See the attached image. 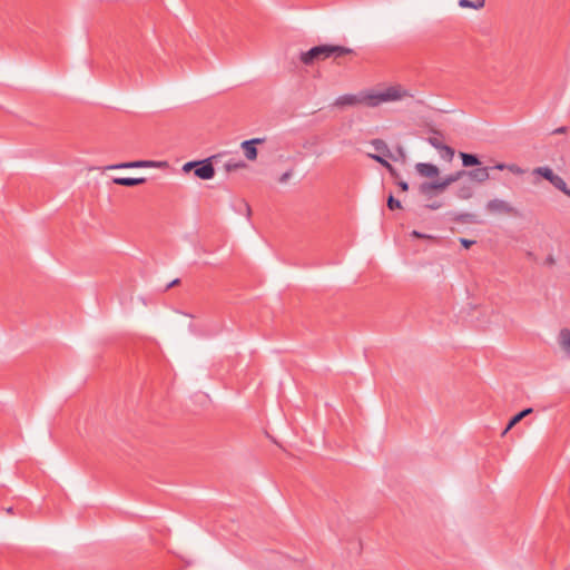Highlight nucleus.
<instances>
[{
	"mask_svg": "<svg viewBox=\"0 0 570 570\" xmlns=\"http://www.w3.org/2000/svg\"><path fill=\"white\" fill-rule=\"evenodd\" d=\"M216 157L217 156H213L210 158L198 160L194 170L195 176L203 180L212 179L215 176V168L213 166L212 159Z\"/></svg>",
	"mask_w": 570,
	"mask_h": 570,
	"instance_id": "39448f33",
	"label": "nucleus"
},
{
	"mask_svg": "<svg viewBox=\"0 0 570 570\" xmlns=\"http://www.w3.org/2000/svg\"><path fill=\"white\" fill-rule=\"evenodd\" d=\"M166 163L155 161V160H135L129 163H121L117 165H111L108 169H119V168H159L166 166Z\"/></svg>",
	"mask_w": 570,
	"mask_h": 570,
	"instance_id": "423d86ee",
	"label": "nucleus"
},
{
	"mask_svg": "<svg viewBox=\"0 0 570 570\" xmlns=\"http://www.w3.org/2000/svg\"><path fill=\"white\" fill-rule=\"evenodd\" d=\"M446 186L443 183V179H438L433 181H423L419 186V193L428 199H431L433 196L444 191Z\"/></svg>",
	"mask_w": 570,
	"mask_h": 570,
	"instance_id": "20e7f679",
	"label": "nucleus"
},
{
	"mask_svg": "<svg viewBox=\"0 0 570 570\" xmlns=\"http://www.w3.org/2000/svg\"><path fill=\"white\" fill-rule=\"evenodd\" d=\"M465 177V170L464 169H461V170H458L455 173H452L450 175H446L445 177H443V183L444 185L446 186V188L452 185L453 183L462 179Z\"/></svg>",
	"mask_w": 570,
	"mask_h": 570,
	"instance_id": "dca6fc26",
	"label": "nucleus"
},
{
	"mask_svg": "<svg viewBox=\"0 0 570 570\" xmlns=\"http://www.w3.org/2000/svg\"><path fill=\"white\" fill-rule=\"evenodd\" d=\"M567 131V127L562 126L552 131L554 135L564 134Z\"/></svg>",
	"mask_w": 570,
	"mask_h": 570,
	"instance_id": "c9c22d12",
	"label": "nucleus"
},
{
	"mask_svg": "<svg viewBox=\"0 0 570 570\" xmlns=\"http://www.w3.org/2000/svg\"><path fill=\"white\" fill-rule=\"evenodd\" d=\"M443 206V203L440 200H434L432 203L426 204L424 207L430 210L440 209Z\"/></svg>",
	"mask_w": 570,
	"mask_h": 570,
	"instance_id": "a878e982",
	"label": "nucleus"
},
{
	"mask_svg": "<svg viewBox=\"0 0 570 570\" xmlns=\"http://www.w3.org/2000/svg\"><path fill=\"white\" fill-rule=\"evenodd\" d=\"M264 138H253L249 140H245L240 144L242 149L244 150L245 157L248 160H255L257 158V148L256 145L264 142Z\"/></svg>",
	"mask_w": 570,
	"mask_h": 570,
	"instance_id": "0eeeda50",
	"label": "nucleus"
},
{
	"mask_svg": "<svg viewBox=\"0 0 570 570\" xmlns=\"http://www.w3.org/2000/svg\"><path fill=\"white\" fill-rule=\"evenodd\" d=\"M361 59L360 53L352 48L335 43H320L307 50H299L293 62L296 66L314 68L330 61L337 68L351 69L355 68Z\"/></svg>",
	"mask_w": 570,
	"mask_h": 570,
	"instance_id": "f257e3e1",
	"label": "nucleus"
},
{
	"mask_svg": "<svg viewBox=\"0 0 570 570\" xmlns=\"http://www.w3.org/2000/svg\"><path fill=\"white\" fill-rule=\"evenodd\" d=\"M197 163H198V160H194V161H188V163L184 164L183 171L189 173L191 169L195 170Z\"/></svg>",
	"mask_w": 570,
	"mask_h": 570,
	"instance_id": "bb28decb",
	"label": "nucleus"
},
{
	"mask_svg": "<svg viewBox=\"0 0 570 570\" xmlns=\"http://www.w3.org/2000/svg\"><path fill=\"white\" fill-rule=\"evenodd\" d=\"M507 167H508V164L498 163L493 167H490V169L504 170V169H507Z\"/></svg>",
	"mask_w": 570,
	"mask_h": 570,
	"instance_id": "f704fd0d",
	"label": "nucleus"
},
{
	"mask_svg": "<svg viewBox=\"0 0 570 570\" xmlns=\"http://www.w3.org/2000/svg\"><path fill=\"white\" fill-rule=\"evenodd\" d=\"M247 165L244 160L230 159L224 164V168L227 173L235 171L237 169L246 168Z\"/></svg>",
	"mask_w": 570,
	"mask_h": 570,
	"instance_id": "6ab92c4d",
	"label": "nucleus"
},
{
	"mask_svg": "<svg viewBox=\"0 0 570 570\" xmlns=\"http://www.w3.org/2000/svg\"><path fill=\"white\" fill-rule=\"evenodd\" d=\"M411 236L416 237V238L435 239V237H434V236H432V235H426V234L420 233V232H417V230H413V232L411 233Z\"/></svg>",
	"mask_w": 570,
	"mask_h": 570,
	"instance_id": "cd10ccee",
	"label": "nucleus"
},
{
	"mask_svg": "<svg viewBox=\"0 0 570 570\" xmlns=\"http://www.w3.org/2000/svg\"><path fill=\"white\" fill-rule=\"evenodd\" d=\"M413 95L404 86L394 83L390 86L362 89L355 94L338 96L333 102L334 107H367L376 108L383 104L395 102L404 98H412Z\"/></svg>",
	"mask_w": 570,
	"mask_h": 570,
	"instance_id": "f03ea898",
	"label": "nucleus"
},
{
	"mask_svg": "<svg viewBox=\"0 0 570 570\" xmlns=\"http://www.w3.org/2000/svg\"><path fill=\"white\" fill-rule=\"evenodd\" d=\"M396 151H397V156H399L400 158H402V159H404V158H405V153H404V150H403V148H402V147H397Z\"/></svg>",
	"mask_w": 570,
	"mask_h": 570,
	"instance_id": "e433bc0d",
	"label": "nucleus"
},
{
	"mask_svg": "<svg viewBox=\"0 0 570 570\" xmlns=\"http://www.w3.org/2000/svg\"><path fill=\"white\" fill-rule=\"evenodd\" d=\"M473 188L470 185L460 186L455 193L456 197L463 200L470 199L473 196Z\"/></svg>",
	"mask_w": 570,
	"mask_h": 570,
	"instance_id": "a211bd4d",
	"label": "nucleus"
},
{
	"mask_svg": "<svg viewBox=\"0 0 570 570\" xmlns=\"http://www.w3.org/2000/svg\"><path fill=\"white\" fill-rule=\"evenodd\" d=\"M490 167H478L471 170H465V177L471 180L482 184L490 178Z\"/></svg>",
	"mask_w": 570,
	"mask_h": 570,
	"instance_id": "6e6552de",
	"label": "nucleus"
},
{
	"mask_svg": "<svg viewBox=\"0 0 570 570\" xmlns=\"http://www.w3.org/2000/svg\"><path fill=\"white\" fill-rule=\"evenodd\" d=\"M368 157L381 164L383 167L387 168L390 163L386 160L387 157L377 154H368Z\"/></svg>",
	"mask_w": 570,
	"mask_h": 570,
	"instance_id": "b1692460",
	"label": "nucleus"
},
{
	"mask_svg": "<svg viewBox=\"0 0 570 570\" xmlns=\"http://www.w3.org/2000/svg\"><path fill=\"white\" fill-rule=\"evenodd\" d=\"M544 264L548 265V266H553L556 264V258L553 255H548L546 257V261H544Z\"/></svg>",
	"mask_w": 570,
	"mask_h": 570,
	"instance_id": "473e14b6",
	"label": "nucleus"
},
{
	"mask_svg": "<svg viewBox=\"0 0 570 570\" xmlns=\"http://www.w3.org/2000/svg\"><path fill=\"white\" fill-rule=\"evenodd\" d=\"M428 140H429V142H430L434 148H436V149H439V150H440V148H441V147H442V145H443V144H442V141H441L439 138H436V137H430Z\"/></svg>",
	"mask_w": 570,
	"mask_h": 570,
	"instance_id": "c85d7f7f",
	"label": "nucleus"
},
{
	"mask_svg": "<svg viewBox=\"0 0 570 570\" xmlns=\"http://www.w3.org/2000/svg\"><path fill=\"white\" fill-rule=\"evenodd\" d=\"M415 170L419 175L426 178L438 177L440 174L439 167L430 163H417Z\"/></svg>",
	"mask_w": 570,
	"mask_h": 570,
	"instance_id": "1a4fd4ad",
	"label": "nucleus"
},
{
	"mask_svg": "<svg viewBox=\"0 0 570 570\" xmlns=\"http://www.w3.org/2000/svg\"><path fill=\"white\" fill-rule=\"evenodd\" d=\"M451 220L459 224H475V215L471 213H450Z\"/></svg>",
	"mask_w": 570,
	"mask_h": 570,
	"instance_id": "f8f14e48",
	"label": "nucleus"
},
{
	"mask_svg": "<svg viewBox=\"0 0 570 570\" xmlns=\"http://www.w3.org/2000/svg\"><path fill=\"white\" fill-rule=\"evenodd\" d=\"M485 0H459L461 8L481 9L484 7Z\"/></svg>",
	"mask_w": 570,
	"mask_h": 570,
	"instance_id": "aec40b11",
	"label": "nucleus"
},
{
	"mask_svg": "<svg viewBox=\"0 0 570 570\" xmlns=\"http://www.w3.org/2000/svg\"><path fill=\"white\" fill-rule=\"evenodd\" d=\"M387 171L390 173V175L393 177V178H399V171L396 170V168L394 166H392L391 164L387 166Z\"/></svg>",
	"mask_w": 570,
	"mask_h": 570,
	"instance_id": "7c9ffc66",
	"label": "nucleus"
},
{
	"mask_svg": "<svg viewBox=\"0 0 570 570\" xmlns=\"http://www.w3.org/2000/svg\"><path fill=\"white\" fill-rule=\"evenodd\" d=\"M460 244L464 247V248H470L473 244H475V240H472V239H468V238H460Z\"/></svg>",
	"mask_w": 570,
	"mask_h": 570,
	"instance_id": "c756f323",
	"label": "nucleus"
},
{
	"mask_svg": "<svg viewBox=\"0 0 570 570\" xmlns=\"http://www.w3.org/2000/svg\"><path fill=\"white\" fill-rule=\"evenodd\" d=\"M532 412H533L532 407H527V409L520 411L519 413H517L515 415H513L510 419L507 428L504 429L503 434H505L510 429H512L515 424H518L522 419H524L527 415H529Z\"/></svg>",
	"mask_w": 570,
	"mask_h": 570,
	"instance_id": "ddd939ff",
	"label": "nucleus"
},
{
	"mask_svg": "<svg viewBox=\"0 0 570 570\" xmlns=\"http://www.w3.org/2000/svg\"><path fill=\"white\" fill-rule=\"evenodd\" d=\"M292 174H293V171H292V170H287L286 173H284V174L279 177L278 181H279V183H282V184L286 183V181L289 179V177L292 176Z\"/></svg>",
	"mask_w": 570,
	"mask_h": 570,
	"instance_id": "2f4dec72",
	"label": "nucleus"
},
{
	"mask_svg": "<svg viewBox=\"0 0 570 570\" xmlns=\"http://www.w3.org/2000/svg\"><path fill=\"white\" fill-rule=\"evenodd\" d=\"M397 186L401 188L402 191H407L409 190V184L404 180H399L397 181Z\"/></svg>",
	"mask_w": 570,
	"mask_h": 570,
	"instance_id": "72a5a7b5",
	"label": "nucleus"
},
{
	"mask_svg": "<svg viewBox=\"0 0 570 570\" xmlns=\"http://www.w3.org/2000/svg\"><path fill=\"white\" fill-rule=\"evenodd\" d=\"M179 282H180V279H179V278L174 279L173 282H170V283L167 285L166 289L171 288L173 286H175V285L179 284Z\"/></svg>",
	"mask_w": 570,
	"mask_h": 570,
	"instance_id": "4c0bfd02",
	"label": "nucleus"
},
{
	"mask_svg": "<svg viewBox=\"0 0 570 570\" xmlns=\"http://www.w3.org/2000/svg\"><path fill=\"white\" fill-rule=\"evenodd\" d=\"M440 150L442 151L441 153L442 158H444L449 161L452 160V158L454 156V149L452 147L443 144L442 147L440 148Z\"/></svg>",
	"mask_w": 570,
	"mask_h": 570,
	"instance_id": "5701e85b",
	"label": "nucleus"
},
{
	"mask_svg": "<svg viewBox=\"0 0 570 570\" xmlns=\"http://www.w3.org/2000/svg\"><path fill=\"white\" fill-rule=\"evenodd\" d=\"M460 157L464 167H473L481 164L478 155L475 154L460 153Z\"/></svg>",
	"mask_w": 570,
	"mask_h": 570,
	"instance_id": "4468645a",
	"label": "nucleus"
},
{
	"mask_svg": "<svg viewBox=\"0 0 570 570\" xmlns=\"http://www.w3.org/2000/svg\"><path fill=\"white\" fill-rule=\"evenodd\" d=\"M146 178H132V177H116L112 181L119 186L134 187L146 183Z\"/></svg>",
	"mask_w": 570,
	"mask_h": 570,
	"instance_id": "9b49d317",
	"label": "nucleus"
},
{
	"mask_svg": "<svg viewBox=\"0 0 570 570\" xmlns=\"http://www.w3.org/2000/svg\"><path fill=\"white\" fill-rule=\"evenodd\" d=\"M507 169L509 171H511L512 174H514V175H522V174H524V170L521 167H519L518 165H515V164H508Z\"/></svg>",
	"mask_w": 570,
	"mask_h": 570,
	"instance_id": "393cba45",
	"label": "nucleus"
},
{
	"mask_svg": "<svg viewBox=\"0 0 570 570\" xmlns=\"http://www.w3.org/2000/svg\"><path fill=\"white\" fill-rule=\"evenodd\" d=\"M386 206L390 210H395L402 208V204L399 199H396L391 193L387 197Z\"/></svg>",
	"mask_w": 570,
	"mask_h": 570,
	"instance_id": "4be33fe9",
	"label": "nucleus"
},
{
	"mask_svg": "<svg viewBox=\"0 0 570 570\" xmlns=\"http://www.w3.org/2000/svg\"><path fill=\"white\" fill-rule=\"evenodd\" d=\"M371 145L379 153L377 155H382L393 160H397V157H394L392 155L390 148L387 147L386 142L383 139L375 138L371 141Z\"/></svg>",
	"mask_w": 570,
	"mask_h": 570,
	"instance_id": "9d476101",
	"label": "nucleus"
},
{
	"mask_svg": "<svg viewBox=\"0 0 570 570\" xmlns=\"http://www.w3.org/2000/svg\"><path fill=\"white\" fill-rule=\"evenodd\" d=\"M7 512L8 513H13V509L10 507V508L7 509Z\"/></svg>",
	"mask_w": 570,
	"mask_h": 570,
	"instance_id": "58836bf2",
	"label": "nucleus"
},
{
	"mask_svg": "<svg viewBox=\"0 0 570 570\" xmlns=\"http://www.w3.org/2000/svg\"><path fill=\"white\" fill-rule=\"evenodd\" d=\"M248 215L250 214V207L246 205Z\"/></svg>",
	"mask_w": 570,
	"mask_h": 570,
	"instance_id": "ea45409f",
	"label": "nucleus"
},
{
	"mask_svg": "<svg viewBox=\"0 0 570 570\" xmlns=\"http://www.w3.org/2000/svg\"><path fill=\"white\" fill-rule=\"evenodd\" d=\"M551 184L557 189L562 191L564 195L570 197V189L568 188L567 183L564 181V179L561 176L556 175L554 178L551 180Z\"/></svg>",
	"mask_w": 570,
	"mask_h": 570,
	"instance_id": "f3484780",
	"label": "nucleus"
},
{
	"mask_svg": "<svg viewBox=\"0 0 570 570\" xmlns=\"http://www.w3.org/2000/svg\"><path fill=\"white\" fill-rule=\"evenodd\" d=\"M534 174L542 176L544 179L551 183L557 174L550 167H538L534 169Z\"/></svg>",
	"mask_w": 570,
	"mask_h": 570,
	"instance_id": "412c9836",
	"label": "nucleus"
},
{
	"mask_svg": "<svg viewBox=\"0 0 570 570\" xmlns=\"http://www.w3.org/2000/svg\"><path fill=\"white\" fill-rule=\"evenodd\" d=\"M485 209L488 213L493 215H509L513 217L520 216V212L514 206H512L509 202L499 198L489 200L485 205Z\"/></svg>",
	"mask_w": 570,
	"mask_h": 570,
	"instance_id": "7ed1b4c3",
	"label": "nucleus"
},
{
	"mask_svg": "<svg viewBox=\"0 0 570 570\" xmlns=\"http://www.w3.org/2000/svg\"><path fill=\"white\" fill-rule=\"evenodd\" d=\"M559 344L567 352L570 353V330L562 328L559 333Z\"/></svg>",
	"mask_w": 570,
	"mask_h": 570,
	"instance_id": "2eb2a0df",
	"label": "nucleus"
}]
</instances>
